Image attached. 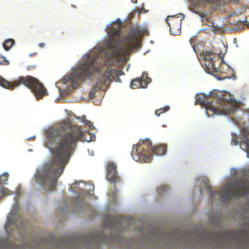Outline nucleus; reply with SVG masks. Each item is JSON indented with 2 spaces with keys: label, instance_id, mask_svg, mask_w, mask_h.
<instances>
[{
  "label": "nucleus",
  "instance_id": "c756f323",
  "mask_svg": "<svg viewBox=\"0 0 249 249\" xmlns=\"http://www.w3.org/2000/svg\"><path fill=\"white\" fill-rule=\"evenodd\" d=\"M162 127H166V125L165 124H162Z\"/></svg>",
  "mask_w": 249,
  "mask_h": 249
},
{
  "label": "nucleus",
  "instance_id": "a211bd4d",
  "mask_svg": "<svg viewBox=\"0 0 249 249\" xmlns=\"http://www.w3.org/2000/svg\"><path fill=\"white\" fill-rule=\"evenodd\" d=\"M9 175L7 173H4L0 176V184H7L8 183Z\"/></svg>",
  "mask_w": 249,
  "mask_h": 249
},
{
  "label": "nucleus",
  "instance_id": "bb28decb",
  "mask_svg": "<svg viewBox=\"0 0 249 249\" xmlns=\"http://www.w3.org/2000/svg\"><path fill=\"white\" fill-rule=\"evenodd\" d=\"M39 47H41V48H43L44 47H45V43H43V42H41V43H40L39 44Z\"/></svg>",
  "mask_w": 249,
  "mask_h": 249
},
{
  "label": "nucleus",
  "instance_id": "b1692460",
  "mask_svg": "<svg viewBox=\"0 0 249 249\" xmlns=\"http://www.w3.org/2000/svg\"><path fill=\"white\" fill-rule=\"evenodd\" d=\"M84 123L85 124L88 125L91 130H93L94 129V127L93 125V123L92 122L90 121L86 120L84 122Z\"/></svg>",
  "mask_w": 249,
  "mask_h": 249
},
{
  "label": "nucleus",
  "instance_id": "cd10ccee",
  "mask_svg": "<svg viewBox=\"0 0 249 249\" xmlns=\"http://www.w3.org/2000/svg\"><path fill=\"white\" fill-rule=\"evenodd\" d=\"M34 67V66H29L27 67V70H31V69H32Z\"/></svg>",
  "mask_w": 249,
  "mask_h": 249
},
{
  "label": "nucleus",
  "instance_id": "aec40b11",
  "mask_svg": "<svg viewBox=\"0 0 249 249\" xmlns=\"http://www.w3.org/2000/svg\"><path fill=\"white\" fill-rule=\"evenodd\" d=\"M168 190L169 187L166 185H163L157 188V192L160 195H162L163 193L168 191Z\"/></svg>",
  "mask_w": 249,
  "mask_h": 249
},
{
  "label": "nucleus",
  "instance_id": "9b49d317",
  "mask_svg": "<svg viewBox=\"0 0 249 249\" xmlns=\"http://www.w3.org/2000/svg\"><path fill=\"white\" fill-rule=\"evenodd\" d=\"M148 76L146 74H143L140 77H137L131 80L130 87L133 89H137L140 88H145L148 83Z\"/></svg>",
  "mask_w": 249,
  "mask_h": 249
},
{
  "label": "nucleus",
  "instance_id": "7c9ffc66",
  "mask_svg": "<svg viewBox=\"0 0 249 249\" xmlns=\"http://www.w3.org/2000/svg\"><path fill=\"white\" fill-rule=\"evenodd\" d=\"M93 137L94 138V140H95V136L94 135Z\"/></svg>",
  "mask_w": 249,
  "mask_h": 249
},
{
  "label": "nucleus",
  "instance_id": "ddd939ff",
  "mask_svg": "<svg viewBox=\"0 0 249 249\" xmlns=\"http://www.w3.org/2000/svg\"><path fill=\"white\" fill-rule=\"evenodd\" d=\"M196 5L205 6L207 5L211 4L214 2L220 3H226L231 2L237 3L239 2V0H193Z\"/></svg>",
  "mask_w": 249,
  "mask_h": 249
},
{
  "label": "nucleus",
  "instance_id": "5701e85b",
  "mask_svg": "<svg viewBox=\"0 0 249 249\" xmlns=\"http://www.w3.org/2000/svg\"><path fill=\"white\" fill-rule=\"evenodd\" d=\"M228 239L232 240V241H233L234 242H236L238 241V236L237 234L233 236L231 233H229L228 234Z\"/></svg>",
  "mask_w": 249,
  "mask_h": 249
},
{
  "label": "nucleus",
  "instance_id": "c85d7f7f",
  "mask_svg": "<svg viewBox=\"0 0 249 249\" xmlns=\"http://www.w3.org/2000/svg\"><path fill=\"white\" fill-rule=\"evenodd\" d=\"M132 2H133V3H136L137 2V0H131Z\"/></svg>",
  "mask_w": 249,
  "mask_h": 249
},
{
  "label": "nucleus",
  "instance_id": "a878e982",
  "mask_svg": "<svg viewBox=\"0 0 249 249\" xmlns=\"http://www.w3.org/2000/svg\"><path fill=\"white\" fill-rule=\"evenodd\" d=\"M89 97L90 98L92 99L94 97L95 95V93L94 92H90L89 93Z\"/></svg>",
  "mask_w": 249,
  "mask_h": 249
},
{
  "label": "nucleus",
  "instance_id": "7ed1b4c3",
  "mask_svg": "<svg viewBox=\"0 0 249 249\" xmlns=\"http://www.w3.org/2000/svg\"><path fill=\"white\" fill-rule=\"evenodd\" d=\"M196 100V104L199 103L205 107L208 116L214 114H228L236 111L239 107V103L233 98V95L216 91L212 92L209 96L197 94Z\"/></svg>",
  "mask_w": 249,
  "mask_h": 249
},
{
  "label": "nucleus",
  "instance_id": "4468645a",
  "mask_svg": "<svg viewBox=\"0 0 249 249\" xmlns=\"http://www.w3.org/2000/svg\"><path fill=\"white\" fill-rule=\"evenodd\" d=\"M107 32L110 37L113 38L118 37L121 34L120 26L118 25L116 28L111 27L107 29Z\"/></svg>",
  "mask_w": 249,
  "mask_h": 249
},
{
  "label": "nucleus",
  "instance_id": "0eeeda50",
  "mask_svg": "<svg viewBox=\"0 0 249 249\" xmlns=\"http://www.w3.org/2000/svg\"><path fill=\"white\" fill-rule=\"evenodd\" d=\"M205 61V71L210 74L220 72L225 73L222 78L235 77L234 70L225 63L218 55L211 51H205L202 53Z\"/></svg>",
  "mask_w": 249,
  "mask_h": 249
},
{
  "label": "nucleus",
  "instance_id": "423d86ee",
  "mask_svg": "<svg viewBox=\"0 0 249 249\" xmlns=\"http://www.w3.org/2000/svg\"><path fill=\"white\" fill-rule=\"evenodd\" d=\"M166 146L160 144L152 146L150 140H140L138 143L133 146L132 155L134 159L140 162H148L151 160L153 154L163 155L166 153Z\"/></svg>",
  "mask_w": 249,
  "mask_h": 249
},
{
  "label": "nucleus",
  "instance_id": "393cba45",
  "mask_svg": "<svg viewBox=\"0 0 249 249\" xmlns=\"http://www.w3.org/2000/svg\"><path fill=\"white\" fill-rule=\"evenodd\" d=\"M0 192L4 194H9V190L6 187H2L0 188Z\"/></svg>",
  "mask_w": 249,
  "mask_h": 249
},
{
  "label": "nucleus",
  "instance_id": "f3484780",
  "mask_svg": "<svg viewBox=\"0 0 249 249\" xmlns=\"http://www.w3.org/2000/svg\"><path fill=\"white\" fill-rule=\"evenodd\" d=\"M169 109H170V107L168 105H166L165 107H162V108H160L156 110L155 111V113L157 116H159L162 113L168 111V110H169Z\"/></svg>",
  "mask_w": 249,
  "mask_h": 249
},
{
  "label": "nucleus",
  "instance_id": "f03ea898",
  "mask_svg": "<svg viewBox=\"0 0 249 249\" xmlns=\"http://www.w3.org/2000/svg\"><path fill=\"white\" fill-rule=\"evenodd\" d=\"M147 32L145 29L133 28L129 31L123 39L125 47L121 46L118 41H109L106 46L100 45L95 47L93 52L86 55L83 62L68 76V80L72 83L74 88L79 81L93 76L100 71L101 65L105 64L117 55L137 48L140 38Z\"/></svg>",
  "mask_w": 249,
  "mask_h": 249
},
{
  "label": "nucleus",
  "instance_id": "dca6fc26",
  "mask_svg": "<svg viewBox=\"0 0 249 249\" xmlns=\"http://www.w3.org/2000/svg\"><path fill=\"white\" fill-rule=\"evenodd\" d=\"M15 41L13 39H8L5 40L3 43V46L6 50H9L14 45Z\"/></svg>",
  "mask_w": 249,
  "mask_h": 249
},
{
  "label": "nucleus",
  "instance_id": "412c9836",
  "mask_svg": "<svg viewBox=\"0 0 249 249\" xmlns=\"http://www.w3.org/2000/svg\"><path fill=\"white\" fill-rule=\"evenodd\" d=\"M213 32L217 34H222L224 32V30L223 28H222L221 27H214L213 29H212Z\"/></svg>",
  "mask_w": 249,
  "mask_h": 249
},
{
  "label": "nucleus",
  "instance_id": "2eb2a0df",
  "mask_svg": "<svg viewBox=\"0 0 249 249\" xmlns=\"http://www.w3.org/2000/svg\"><path fill=\"white\" fill-rule=\"evenodd\" d=\"M244 26V22L241 21H237L234 25V27L228 29L231 32H237L243 29Z\"/></svg>",
  "mask_w": 249,
  "mask_h": 249
},
{
  "label": "nucleus",
  "instance_id": "2f4dec72",
  "mask_svg": "<svg viewBox=\"0 0 249 249\" xmlns=\"http://www.w3.org/2000/svg\"><path fill=\"white\" fill-rule=\"evenodd\" d=\"M35 55H36L37 53H34Z\"/></svg>",
  "mask_w": 249,
  "mask_h": 249
},
{
  "label": "nucleus",
  "instance_id": "4be33fe9",
  "mask_svg": "<svg viewBox=\"0 0 249 249\" xmlns=\"http://www.w3.org/2000/svg\"><path fill=\"white\" fill-rule=\"evenodd\" d=\"M9 64V61L0 53V65H8Z\"/></svg>",
  "mask_w": 249,
  "mask_h": 249
},
{
  "label": "nucleus",
  "instance_id": "9d476101",
  "mask_svg": "<svg viewBox=\"0 0 249 249\" xmlns=\"http://www.w3.org/2000/svg\"><path fill=\"white\" fill-rule=\"evenodd\" d=\"M184 17L182 13L167 16L166 22L170 27V31L172 34L178 35L181 33L182 21Z\"/></svg>",
  "mask_w": 249,
  "mask_h": 249
},
{
  "label": "nucleus",
  "instance_id": "f257e3e1",
  "mask_svg": "<svg viewBox=\"0 0 249 249\" xmlns=\"http://www.w3.org/2000/svg\"><path fill=\"white\" fill-rule=\"evenodd\" d=\"M49 142L46 147L53 155L52 160L36 173L35 179L49 191L55 190L57 180L62 174L69 161V158L74 151L77 143L81 141H93L86 138L85 133L78 126L70 122L63 121L55 129H51L46 132Z\"/></svg>",
  "mask_w": 249,
  "mask_h": 249
},
{
  "label": "nucleus",
  "instance_id": "20e7f679",
  "mask_svg": "<svg viewBox=\"0 0 249 249\" xmlns=\"http://www.w3.org/2000/svg\"><path fill=\"white\" fill-rule=\"evenodd\" d=\"M99 240L96 236L81 238L75 237H65L60 238L51 237L49 239H41L37 242V246H45L47 245H53L58 248L70 249L75 247H86L98 244Z\"/></svg>",
  "mask_w": 249,
  "mask_h": 249
},
{
  "label": "nucleus",
  "instance_id": "6e6552de",
  "mask_svg": "<svg viewBox=\"0 0 249 249\" xmlns=\"http://www.w3.org/2000/svg\"><path fill=\"white\" fill-rule=\"evenodd\" d=\"M249 193V180H241L239 184H236L233 186L222 187L218 191L210 190L209 196L213 199L216 195H219L222 200H228L235 198L244 197Z\"/></svg>",
  "mask_w": 249,
  "mask_h": 249
},
{
  "label": "nucleus",
  "instance_id": "1a4fd4ad",
  "mask_svg": "<svg viewBox=\"0 0 249 249\" xmlns=\"http://www.w3.org/2000/svg\"><path fill=\"white\" fill-rule=\"evenodd\" d=\"M118 63L119 61L116 59L115 62L110 63L106 71L99 75L94 87L95 91L100 89L105 90L116 77L120 81V78L118 76L121 74V70L116 65Z\"/></svg>",
  "mask_w": 249,
  "mask_h": 249
},
{
  "label": "nucleus",
  "instance_id": "f8f14e48",
  "mask_svg": "<svg viewBox=\"0 0 249 249\" xmlns=\"http://www.w3.org/2000/svg\"><path fill=\"white\" fill-rule=\"evenodd\" d=\"M107 178L112 182H115L119 180V177L117 175L116 166L113 163L108 164L107 168Z\"/></svg>",
  "mask_w": 249,
  "mask_h": 249
},
{
  "label": "nucleus",
  "instance_id": "6ab92c4d",
  "mask_svg": "<svg viewBox=\"0 0 249 249\" xmlns=\"http://www.w3.org/2000/svg\"><path fill=\"white\" fill-rule=\"evenodd\" d=\"M13 246V244L9 243L8 241H0V247L1 248L11 249Z\"/></svg>",
  "mask_w": 249,
  "mask_h": 249
},
{
  "label": "nucleus",
  "instance_id": "39448f33",
  "mask_svg": "<svg viewBox=\"0 0 249 249\" xmlns=\"http://www.w3.org/2000/svg\"><path fill=\"white\" fill-rule=\"evenodd\" d=\"M23 84L28 87L37 99L47 96L48 93L42 83L38 79L31 76H19L18 79L10 82L0 76V85L13 90L15 87Z\"/></svg>",
  "mask_w": 249,
  "mask_h": 249
}]
</instances>
